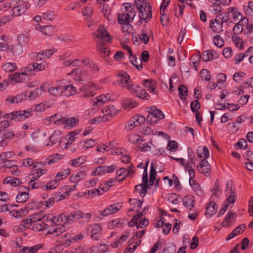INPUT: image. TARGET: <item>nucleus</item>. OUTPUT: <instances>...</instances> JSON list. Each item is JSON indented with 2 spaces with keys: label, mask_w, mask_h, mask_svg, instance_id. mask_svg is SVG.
<instances>
[{
  "label": "nucleus",
  "mask_w": 253,
  "mask_h": 253,
  "mask_svg": "<svg viewBox=\"0 0 253 253\" xmlns=\"http://www.w3.org/2000/svg\"><path fill=\"white\" fill-rule=\"evenodd\" d=\"M83 217V213L79 210H76L70 214H60L57 217H54L51 220L53 222H55L56 220V222L59 224L62 222L63 223H71Z\"/></svg>",
  "instance_id": "1"
},
{
  "label": "nucleus",
  "mask_w": 253,
  "mask_h": 253,
  "mask_svg": "<svg viewBox=\"0 0 253 253\" xmlns=\"http://www.w3.org/2000/svg\"><path fill=\"white\" fill-rule=\"evenodd\" d=\"M31 115V112L26 110H20L5 114L3 115V118L6 119L5 121H7L9 123V122L12 120L17 122L24 120Z\"/></svg>",
  "instance_id": "2"
},
{
  "label": "nucleus",
  "mask_w": 253,
  "mask_h": 253,
  "mask_svg": "<svg viewBox=\"0 0 253 253\" xmlns=\"http://www.w3.org/2000/svg\"><path fill=\"white\" fill-rule=\"evenodd\" d=\"M149 113L147 118V121L150 124H155L158 120L164 118L165 115L163 112L156 106H152L147 108Z\"/></svg>",
  "instance_id": "3"
},
{
  "label": "nucleus",
  "mask_w": 253,
  "mask_h": 253,
  "mask_svg": "<svg viewBox=\"0 0 253 253\" xmlns=\"http://www.w3.org/2000/svg\"><path fill=\"white\" fill-rule=\"evenodd\" d=\"M9 126V123L7 121L0 122V143L14 137V132L8 128Z\"/></svg>",
  "instance_id": "4"
},
{
  "label": "nucleus",
  "mask_w": 253,
  "mask_h": 253,
  "mask_svg": "<svg viewBox=\"0 0 253 253\" xmlns=\"http://www.w3.org/2000/svg\"><path fill=\"white\" fill-rule=\"evenodd\" d=\"M138 16L140 21L138 22V26H140L142 24V21H145L146 23L148 20L152 18V7L147 6L142 9L138 10Z\"/></svg>",
  "instance_id": "5"
},
{
  "label": "nucleus",
  "mask_w": 253,
  "mask_h": 253,
  "mask_svg": "<svg viewBox=\"0 0 253 253\" xmlns=\"http://www.w3.org/2000/svg\"><path fill=\"white\" fill-rule=\"evenodd\" d=\"M17 0H13V2L15 1L17 4H18V5L15 6L13 8V14L15 16H20L25 12L26 10L29 8L30 6V4L27 1H23L22 0V3L21 2V0H18V1H17Z\"/></svg>",
  "instance_id": "6"
},
{
  "label": "nucleus",
  "mask_w": 253,
  "mask_h": 253,
  "mask_svg": "<svg viewBox=\"0 0 253 253\" xmlns=\"http://www.w3.org/2000/svg\"><path fill=\"white\" fill-rule=\"evenodd\" d=\"M118 84H122L125 87H126L128 90L131 88L132 85L130 84V81L129 75L124 71L119 72L118 75Z\"/></svg>",
  "instance_id": "7"
},
{
  "label": "nucleus",
  "mask_w": 253,
  "mask_h": 253,
  "mask_svg": "<svg viewBox=\"0 0 253 253\" xmlns=\"http://www.w3.org/2000/svg\"><path fill=\"white\" fill-rule=\"evenodd\" d=\"M129 91L134 95L143 100H148L150 98L146 91L138 85L132 86Z\"/></svg>",
  "instance_id": "8"
},
{
  "label": "nucleus",
  "mask_w": 253,
  "mask_h": 253,
  "mask_svg": "<svg viewBox=\"0 0 253 253\" xmlns=\"http://www.w3.org/2000/svg\"><path fill=\"white\" fill-rule=\"evenodd\" d=\"M78 75V79H76V80L79 81L84 82V83H89L91 79V76L88 74L85 70L76 69L72 70V73L69 74Z\"/></svg>",
  "instance_id": "9"
},
{
  "label": "nucleus",
  "mask_w": 253,
  "mask_h": 253,
  "mask_svg": "<svg viewBox=\"0 0 253 253\" xmlns=\"http://www.w3.org/2000/svg\"><path fill=\"white\" fill-rule=\"evenodd\" d=\"M96 36L100 38L101 40L106 42H110L112 40V38L109 33L106 31L105 27L103 25H100L97 29Z\"/></svg>",
  "instance_id": "10"
},
{
  "label": "nucleus",
  "mask_w": 253,
  "mask_h": 253,
  "mask_svg": "<svg viewBox=\"0 0 253 253\" xmlns=\"http://www.w3.org/2000/svg\"><path fill=\"white\" fill-rule=\"evenodd\" d=\"M199 166L202 169L201 170L199 169L201 172L203 173L207 176L210 175L211 172V166L206 159L201 160Z\"/></svg>",
  "instance_id": "11"
},
{
  "label": "nucleus",
  "mask_w": 253,
  "mask_h": 253,
  "mask_svg": "<svg viewBox=\"0 0 253 253\" xmlns=\"http://www.w3.org/2000/svg\"><path fill=\"white\" fill-rule=\"evenodd\" d=\"M79 122L78 119L75 118H71L70 119L61 118L59 119L57 118V120L55 121V123L58 124L59 123H63L67 127H72L76 125Z\"/></svg>",
  "instance_id": "12"
},
{
  "label": "nucleus",
  "mask_w": 253,
  "mask_h": 253,
  "mask_svg": "<svg viewBox=\"0 0 253 253\" xmlns=\"http://www.w3.org/2000/svg\"><path fill=\"white\" fill-rule=\"evenodd\" d=\"M222 23L218 21L216 19H212L210 23V28L216 33H219L223 31Z\"/></svg>",
  "instance_id": "13"
},
{
  "label": "nucleus",
  "mask_w": 253,
  "mask_h": 253,
  "mask_svg": "<svg viewBox=\"0 0 253 253\" xmlns=\"http://www.w3.org/2000/svg\"><path fill=\"white\" fill-rule=\"evenodd\" d=\"M85 176L84 170L83 168L80 169L79 171L76 174H72L70 177V180L72 183L77 185L78 182Z\"/></svg>",
  "instance_id": "14"
},
{
  "label": "nucleus",
  "mask_w": 253,
  "mask_h": 253,
  "mask_svg": "<svg viewBox=\"0 0 253 253\" xmlns=\"http://www.w3.org/2000/svg\"><path fill=\"white\" fill-rule=\"evenodd\" d=\"M246 228V226L245 224H242L238 226H237L236 228H235L231 233L229 234V235L227 236L226 240L227 241L229 240L232 238H233L234 237L237 236L238 234H240L242 233L245 229Z\"/></svg>",
  "instance_id": "15"
},
{
  "label": "nucleus",
  "mask_w": 253,
  "mask_h": 253,
  "mask_svg": "<svg viewBox=\"0 0 253 253\" xmlns=\"http://www.w3.org/2000/svg\"><path fill=\"white\" fill-rule=\"evenodd\" d=\"M217 210V205L213 201L210 202L206 207L205 214L209 215L211 217L216 213Z\"/></svg>",
  "instance_id": "16"
},
{
  "label": "nucleus",
  "mask_w": 253,
  "mask_h": 253,
  "mask_svg": "<svg viewBox=\"0 0 253 253\" xmlns=\"http://www.w3.org/2000/svg\"><path fill=\"white\" fill-rule=\"evenodd\" d=\"M248 18L246 17L240 19V20L236 24L233 28V32L235 34H241L243 32V27L245 23H247Z\"/></svg>",
  "instance_id": "17"
},
{
  "label": "nucleus",
  "mask_w": 253,
  "mask_h": 253,
  "mask_svg": "<svg viewBox=\"0 0 253 253\" xmlns=\"http://www.w3.org/2000/svg\"><path fill=\"white\" fill-rule=\"evenodd\" d=\"M48 92L52 96H60L63 94L62 86L57 84L55 86H51L48 89Z\"/></svg>",
  "instance_id": "18"
},
{
  "label": "nucleus",
  "mask_w": 253,
  "mask_h": 253,
  "mask_svg": "<svg viewBox=\"0 0 253 253\" xmlns=\"http://www.w3.org/2000/svg\"><path fill=\"white\" fill-rule=\"evenodd\" d=\"M104 116L112 117L116 115L118 111L113 105L105 106L102 110Z\"/></svg>",
  "instance_id": "19"
},
{
  "label": "nucleus",
  "mask_w": 253,
  "mask_h": 253,
  "mask_svg": "<svg viewBox=\"0 0 253 253\" xmlns=\"http://www.w3.org/2000/svg\"><path fill=\"white\" fill-rule=\"evenodd\" d=\"M36 28L46 36H51L54 34V28L51 25L43 27L39 26L37 27Z\"/></svg>",
  "instance_id": "20"
},
{
  "label": "nucleus",
  "mask_w": 253,
  "mask_h": 253,
  "mask_svg": "<svg viewBox=\"0 0 253 253\" xmlns=\"http://www.w3.org/2000/svg\"><path fill=\"white\" fill-rule=\"evenodd\" d=\"M63 87V94L64 96H70L75 95L77 90L76 87L72 84H70L66 86H62Z\"/></svg>",
  "instance_id": "21"
},
{
  "label": "nucleus",
  "mask_w": 253,
  "mask_h": 253,
  "mask_svg": "<svg viewBox=\"0 0 253 253\" xmlns=\"http://www.w3.org/2000/svg\"><path fill=\"white\" fill-rule=\"evenodd\" d=\"M226 106V104H222V103H217V106L218 107L216 108V109L221 110V109H227L230 111H235L237 110H238L240 108V106L238 104L234 105L233 103H227Z\"/></svg>",
  "instance_id": "22"
},
{
  "label": "nucleus",
  "mask_w": 253,
  "mask_h": 253,
  "mask_svg": "<svg viewBox=\"0 0 253 253\" xmlns=\"http://www.w3.org/2000/svg\"><path fill=\"white\" fill-rule=\"evenodd\" d=\"M7 49L12 52L13 55H19L23 51L22 46L17 43L8 46Z\"/></svg>",
  "instance_id": "23"
},
{
  "label": "nucleus",
  "mask_w": 253,
  "mask_h": 253,
  "mask_svg": "<svg viewBox=\"0 0 253 253\" xmlns=\"http://www.w3.org/2000/svg\"><path fill=\"white\" fill-rule=\"evenodd\" d=\"M130 63L135 67L139 71H141L143 69L142 62L141 59L140 58H138L135 55L133 54V56L129 57Z\"/></svg>",
  "instance_id": "24"
},
{
  "label": "nucleus",
  "mask_w": 253,
  "mask_h": 253,
  "mask_svg": "<svg viewBox=\"0 0 253 253\" xmlns=\"http://www.w3.org/2000/svg\"><path fill=\"white\" fill-rule=\"evenodd\" d=\"M9 78L11 81L16 83H21L25 80V76L22 72L21 73L16 72L14 74H9Z\"/></svg>",
  "instance_id": "25"
},
{
  "label": "nucleus",
  "mask_w": 253,
  "mask_h": 253,
  "mask_svg": "<svg viewBox=\"0 0 253 253\" xmlns=\"http://www.w3.org/2000/svg\"><path fill=\"white\" fill-rule=\"evenodd\" d=\"M126 11L129 15L130 21H132L135 16V11H134V6H132L129 3H124Z\"/></svg>",
  "instance_id": "26"
},
{
  "label": "nucleus",
  "mask_w": 253,
  "mask_h": 253,
  "mask_svg": "<svg viewBox=\"0 0 253 253\" xmlns=\"http://www.w3.org/2000/svg\"><path fill=\"white\" fill-rule=\"evenodd\" d=\"M214 54H216V53L213 50L205 51L203 53L202 59L205 62L212 61L214 58Z\"/></svg>",
  "instance_id": "27"
},
{
  "label": "nucleus",
  "mask_w": 253,
  "mask_h": 253,
  "mask_svg": "<svg viewBox=\"0 0 253 253\" xmlns=\"http://www.w3.org/2000/svg\"><path fill=\"white\" fill-rule=\"evenodd\" d=\"M84 237V234L82 233H79L77 235H75L74 237H73L70 240H66L65 243H63V245L65 247H68L70 245V243L72 242H77L78 240H82Z\"/></svg>",
  "instance_id": "28"
},
{
  "label": "nucleus",
  "mask_w": 253,
  "mask_h": 253,
  "mask_svg": "<svg viewBox=\"0 0 253 253\" xmlns=\"http://www.w3.org/2000/svg\"><path fill=\"white\" fill-rule=\"evenodd\" d=\"M2 68L3 70L7 73L13 72L17 69V66L15 63L7 62L4 63Z\"/></svg>",
  "instance_id": "29"
},
{
  "label": "nucleus",
  "mask_w": 253,
  "mask_h": 253,
  "mask_svg": "<svg viewBox=\"0 0 253 253\" xmlns=\"http://www.w3.org/2000/svg\"><path fill=\"white\" fill-rule=\"evenodd\" d=\"M4 184H10L12 186H17L21 183L19 179L16 177H7L3 180Z\"/></svg>",
  "instance_id": "30"
},
{
  "label": "nucleus",
  "mask_w": 253,
  "mask_h": 253,
  "mask_svg": "<svg viewBox=\"0 0 253 253\" xmlns=\"http://www.w3.org/2000/svg\"><path fill=\"white\" fill-rule=\"evenodd\" d=\"M129 15L127 13L123 14H118V21L120 24H126L130 23V19L129 18Z\"/></svg>",
  "instance_id": "31"
},
{
  "label": "nucleus",
  "mask_w": 253,
  "mask_h": 253,
  "mask_svg": "<svg viewBox=\"0 0 253 253\" xmlns=\"http://www.w3.org/2000/svg\"><path fill=\"white\" fill-rule=\"evenodd\" d=\"M183 202L184 206L188 208L191 209L194 206L193 204L194 199L193 197L189 196L184 197L183 198Z\"/></svg>",
  "instance_id": "32"
},
{
  "label": "nucleus",
  "mask_w": 253,
  "mask_h": 253,
  "mask_svg": "<svg viewBox=\"0 0 253 253\" xmlns=\"http://www.w3.org/2000/svg\"><path fill=\"white\" fill-rule=\"evenodd\" d=\"M178 90L179 97L182 100L186 99L188 95V91L186 86L184 84H181L178 87Z\"/></svg>",
  "instance_id": "33"
},
{
  "label": "nucleus",
  "mask_w": 253,
  "mask_h": 253,
  "mask_svg": "<svg viewBox=\"0 0 253 253\" xmlns=\"http://www.w3.org/2000/svg\"><path fill=\"white\" fill-rule=\"evenodd\" d=\"M227 10H228L229 14L230 13L232 14V16L234 19L243 18L242 14L238 11L237 7H229Z\"/></svg>",
  "instance_id": "34"
},
{
  "label": "nucleus",
  "mask_w": 253,
  "mask_h": 253,
  "mask_svg": "<svg viewBox=\"0 0 253 253\" xmlns=\"http://www.w3.org/2000/svg\"><path fill=\"white\" fill-rule=\"evenodd\" d=\"M30 217L32 218L33 223H34L37 222H40L42 219H44L45 215L43 214V211H42L31 215Z\"/></svg>",
  "instance_id": "35"
},
{
  "label": "nucleus",
  "mask_w": 253,
  "mask_h": 253,
  "mask_svg": "<svg viewBox=\"0 0 253 253\" xmlns=\"http://www.w3.org/2000/svg\"><path fill=\"white\" fill-rule=\"evenodd\" d=\"M201 55L199 54H194L191 57V64L192 66L195 68L196 71H197V67L199 65Z\"/></svg>",
  "instance_id": "36"
},
{
  "label": "nucleus",
  "mask_w": 253,
  "mask_h": 253,
  "mask_svg": "<svg viewBox=\"0 0 253 253\" xmlns=\"http://www.w3.org/2000/svg\"><path fill=\"white\" fill-rule=\"evenodd\" d=\"M29 198L27 192H20L16 196V202L17 203H24L27 201Z\"/></svg>",
  "instance_id": "37"
},
{
  "label": "nucleus",
  "mask_w": 253,
  "mask_h": 253,
  "mask_svg": "<svg viewBox=\"0 0 253 253\" xmlns=\"http://www.w3.org/2000/svg\"><path fill=\"white\" fill-rule=\"evenodd\" d=\"M65 231V228L64 227L62 226L57 227L56 228L54 229H50L48 231L49 234H53V236H57L58 235H60L62 233H63Z\"/></svg>",
  "instance_id": "38"
},
{
  "label": "nucleus",
  "mask_w": 253,
  "mask_h": 253,
  "mask_svg": "<svg viewBox=\"0 0 253 253\" xmlns=\"http://www.w3.org/2000/svg\"><path fill=\"white\" fill-rule=\"evenodd\" d=\"M18 44H20L22 46L25 45L29 42V38L27 35L21 34L18 35L17 37Z\"/></svg>",
  "instance_id": "39"
},
{
  "label": "nucleus",
  "mask_w": 253,
  "mask_h": 253,
  "mask_svg": "<svg viewBox=\"0 0 253 253\" xmlns=\"http://www.w3.org/2000/svg\"><path fill=\"white\" fill-rule=\"evenodd\" d=\"M128 141L132 144H140L142 142L141 136L136 134H131L129 136Z\"/></svg>",
  "instance_id": "40"
},
{
  "label": "nucleus",
  "mask_w": 253,
  "mask_h": 253,
  "mask_svg": "<svg viewBox=\"0 0 253 253\" xmlns=\"http://www.w3.org/2000/svg\"><path fill=\"white\" fill-rule=\"evenodd\" d=\"M33 226L34 230L40 231L46 228L47 224L43 222L40 221L33 223Z\"/></svg>",
  "instance_id": "41"
},
{
  "label": "nucleus",
  "mask_w": 253,
  "mask_h": 253,
  "mask_svg": "<svg viewBox=\"0 0 253 253\" xmlns=\"http://www.w3.org/2000/svg\"><path fill=\"white\" fill-rule=\"evenodd\" d=\"M200 76L202 79L206 81H209L211 80V76L209 71L207 69H203L200 72Z\"/></svg>",
  "instance_id": "42"
},
{
  "label": "nucleus",
  "mask_w": 253,
  "mask_h": 253,
  "mask_svg": "<svg viewBox=\"0 0 253 253\" xmlns=\"http://www.w3.org/2000/svg\"><path fill=\"white\" fill-rule=\"evenodd\" d=\"M59 181L60 179H55L54 180H50L45 185L46 189L47 190H49L55 189L59 184Z\"/></svg>",
  "instance_id": "43"
},
{
  "label": "nucleus",
  "mask_w": 253,
  "mask_h": 253,
  "mask_svg": "<svg viewBox=\"0 0 253 253\" xmlns=\"http://www.w3.org/2000/svg\"><path fill=\"white\" fill-rule=\"evenodd\" d=\"M63 157V156H62L59 154H55L50 156L48 158V162H47V164L50 165L52 163H57L58 161L62 159Z\"/></svg>",
  "instance_id": "44"
},
{
  "label": "nucleus",
  "mask_w": 253,
  "mask_h": 253,
  "mask_svg": "<svg viewBox=\"0 0 253 253\" xmlns=\"http://www.w3.org/2000/svg\"><path fill=\"white\" fill-rule=\"evenodd\" d=\"M135 4L138 11L147 6H150L145 0H135Z\"/></svg>",
  "instance_id": "45"
},
{
  "label": "nucleus",
  "mask_w": 253,
  "mask_h": 253,
  "mask_svg": "<svg viewBox=\"0 0 253 253\" xmlns=\"http://www.w3.org/2000/svg\"><path fill=\"white\" fill-rule=\"evenodd\" d=\"M189 184L197 194L202 193V190L199 184L194 180H189Z\"/></svg>",
  "instance_id": "46"
},
{
  "label": "nucleus",
  "mask_w": 253,
  "mask_h": 253,
  "mask_svg": "<svg viewBox=\"0 0 253 253\" xmlns=\"http://www.w3.org/2000/svg\"><path fill=\"white\" fill-rule=\"evenodd\" d=\"M234 215V214L231 212H228L222 222V226L227 227H229L231 223L230 219L233 218Z\"/></svg>",
  "instance_id": "47"
},
{
  "label": "nucleus",
  "mask_w": 253,
  "mask_h": 253,
  "mask_svg": "<svg viewBox=\"0 0 253 253\" xmlns=\"http://www.w3.org/2000/svg\"><path fill=\"white\" fill-rule=\"evenodd\" d=\"M213 42L214 44L219 48L222 47L224 43L223 39L219 35H216L213 37Z\"/></svg>",
  "instance_id": "48"
},
{
  "label": "nucleus",
  "mask_w": 253,
  "mask_h": 253,
  "mask_svg": "<svg viewBox=\"0 0 253 253\" xmlns=\"http://www.w3.org/2000/svg\"><path fill=\"white\" fill-rule=\"evenodd\" d=\"M56 195V193L52 194L51 197L49 198L47 201H43L42 202V204L45 205L46 208L49 207L50 206H52L55 200L57 199Z\"/></svg>",
  "instance_id": "49"
},
{
  "label": "nucleus",
  "mask_w": 253,
  "mask_h": 253,
  "mask_svg": "<svg viewBox=\"0 0 253 253\" xmlns=\"http://www.w3.org/2000/svg\"><path fill=\"white\" fill-rule=\"evenodd\" d=\"M190 151L191 152H190L189 149H188L189 160L188 161L187 164H185V166H184L187 169H188L189 168H190L191 167L189 166L190 165L194 164L195 163L194 154L192 153V151L191 149Z\"/></svg>",
  "instance_id": "50"
},
{
  "label": "nucleus",
  "mask_w": 253,
  "mask_h": 253,
  "mask_svg": "<svg viewBox=\"0 0 253 253\" xmlns=\"http://www.w3.org/2000/svg\"><path fill=\"white\" fill-rule=\"evenodd\" d=\"M121 219H116L115 220H111L108 224V227L111 229H113L116 227H120L122 225V223L121 222Z\"/></svg>",
  "instance_id": "51"
},
{
  "label": "nucleus",
  "mask_w": 253,
  "mask_h": 253,
  "mask_svg": "<svg viewBox=\"0 0 253 253\" xmlns=\"http://www.w3.org/2000/svg\"><path fill=\"white\" fill-rule=\"evenodd\" d=\"M141 34L138 35L140 41L142 42L144 44H147L149 41V37L148 36L147 34L145 33V30L141 31Z\"/></svg>",
  "instance_id": "52"
},
{
  "label": "nucleus",
  "mask_w": 253,
  "mask_h": 253,
  "mask_svg": "<svg viewBox=\"0 0 253 253\" xmlns=\"http://www.w3.org/2000/svg\"><path fill=\"white\" fill-rule=\"evenodd\" d=\"M191 109L193 112H198V110L200 109L201 105L198 99L193 101L191 103Z\"/></svg>",
  "instance_id": "53"
},
{
  "label": "nucleus",
  "mask_w": 253,
  "mask_h": 253,
  "mask_svg": "<svg viewBox=\"0 0 253 253\" xmlns=\"http://www.w3.org/2000/svg\"><path fill=\"white\" fill-rule=\"evenodd\" d=\"M71 170L69 169H66L64 171L58 172L55 177H60V180L66 178L70 173Z\"/></svg>",
  "instance_id": "54"
},
{
  "label": "nucleus",
  "mask_w": 253,
  "mask_h": 253,
  "mask_svg": "<svg viewBox=\"0 0 253 253\" xmlns=\"http://www.w3.org/2000/svg\"><path fill=\"white\" fill-rule=\"evenodd\" d=\"M113 180L111 179L108 181L105 182L104 184H101L99 186V188H100L101 190L103 191V192L107 191L112 186L111 184L113 183Z\"/></svg>",
  "instance_id": "55"
},
{
  "label": "nucleus",
  "mask_w": 253,
  "mask_h": 253,
  "mask_svg": "<svg viewBox=\"0 0 253 253\" xmlns=\"http://www.w3.org/2000/svg\"><path fill=\"white\" fill-rule=\"evenodd\" d=\"M55 17V14L53 11H47L42 15L43 19L47 20H52Z\"/></svg>",
  "instance_id": "56"
},
{
  "label": "nucleus",
  "mask_w": 253,
  "mask_h": 253,
  "mask_svg": "<svg viewBox=\"0 0 253 253\" xmlns=\"http://www.w3.org/2000/svg\"><path fill=\"white\" fill-rule=\"evenodd\" d=\"M248 146L247 142L245 139H240L235 145V148L238 149V147L240 148H243L245 149Z\"/></svg>",
  "instance_id": "57"
},
{
  "label": "nucleus",
  "mask_w": 253,
  "mask_h": 253,
  "mask_svg": "<svg viewBox=\"0 0 253 253\" xmlns=\"http://www.w3.org/2000/svg\"><path fill=\"white\" fill-rule=\"evenodd\" d=\"M226 190L227 193L230 195L236 194L234 186H232V182H227L226 186Z\"/></svg>",
  "instance_id": "58"
},
{
  "label": "nucleus",
  "mask_w": 253,
  "mask_h": 253,
  "mask_svg": "<svg viewBox=\"0 0 253 253\" xmlns=\"http://www.w3.org/2000/svg\"><path fill=\"white\" fill-rule=\"evenodd\" d=\"M85 160L83 157L73 159L72 161V165L74 167H79L84 162Z\"/></svg>",
  "instance_id": "59"
},
{
  "label": "nucleus",
  "mask_w": 253,
  "mask_h": 253,
  "mask_svg": "<svg viewBox=\"0 0 253 253\" xmlns=\"http://www.w3.org/2000/svg\"><path fill=\"white\" fill-rule=\"evenodd\" d=\"M135 126H137L135 124V118L132 117L126 123V127L129 130H131Z\"/></svg>",
  "instance_id": "60"
},
{
  "label": "nucleus",
  "mask_w": 253,
  "mask_h": 253,
  "mask_svg": "<svg viewBox=\"0 0 253 253\" xmlns=\"http://www.w3.org/2000/svg\"><path fill=\"white\" fill-rule=\"evenodd\" d=\"M101 168L103 169V173L104 174L106 172L108 173L113 172L116 169V167L114 165L111 166H101Z\"/></svg>",
  "instance_id": "61"
},
{
  "label": "nucleus",
  "mask_w": 253,
  "mask_h": 253,
  "mask_svg": "<svg viewBox=\"0 0 253 253\" xmlns=\"http://www.w3.org/2000/svg\"><path fill=\"white\" fill-rule=\"evenodd\" d=\"M178 148L177 143L175 141H169L168 144L167 148L169 150L173 151Z\"/></svg>",
  "instance_id": "62"
},
{
  "label": "nucleus",
  "mask_w": 253,
  "mask_h": 253,
  "mask_svg": "<svg viewBox=\"0 0 253 253\" xmlns=\"http://www.w3.org/2000/svg\"><path fill=\"white\" fill-rule=\"evenodd\" d=\"M123 25L122 27V32L125 34H128L130 33V31L131 30L132 27L131 26V25L130 24V23H126V24H123Z\"/></svg>",
  "instance_id": "63"
},
{
  "label": "nucleus",
  "mask_w": 253,
  "mask_h": 253,
  "mask_svg": "<svg viewBox=\"0 0 253 253\" xmlns=\"http://www.w3.org/2000/svg\"><path fill=\"white\" fill-rule=\"evenodd\" d=\"M141 132L144 135L154 134L152 129L148 126H143L141 128Z\"/></svg>",
  "instance_id": "64"
}]
</instances>
